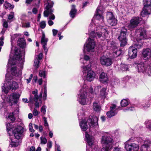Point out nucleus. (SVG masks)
Listing matches in <instances>:
<instances>
[{
    "label": "nucleus",
    "instance_id": "obj_9",
    "mask_svg": "<svg viewBox=\"0 0 151 151\" xmlns=\"http://www.w3.org/2000/svg\"><path fill=\"white\" fill-rule=\"evenodd\" d=\"M20 97V94L14 93H12L10 96H8L6 100L9 105L12 106L13 104H17L18 103Z\"/></svg>",
    "mask_w": 151,
    "mask_h": 151
},
{
    "label": "nucleus",
    "instance_id": "obj_35",
    "mask_svg": "<svg viewBox=\"0 0 151 151\" xmlns=\"http://www.w3.org/2000/svg\"><path fill=\"white\" fill-rule=\"evenodd\" d=\"M120 68L122 70L125 71L128 70L129 67L127 64H122L120 65Z\"/></svg>",
    "mask_w": 151,
    "mask_h": 151
},
{
    "label": "nucleus",
    "instance_id": "obj_22",
    "mask_svg": "<svg viewBox=\"0 0 151 151\" xmlns=\"http://www.w3.org/2000/svg\"><path fill=\"white\" fill-rule=\"evenodd\" d=\"M111 48L113 51V55L114 57H117L121 54V50L115 45H112Z\"/></svg>",
    "mask_w": 151,
    "mask_h": 151
},
{
    "label": "nucleus",
    "instance_id": "obj_18",
    "mask_svg": "<svg viewBox=\"0 0 151 151\" xmlns=\"http://www.w3.org/2000/svg\"><path fill=\"white\" fill-rule=\"evenodd\" d=\"M100 60L101 63L103 65L110 66L112 63L111 59L105 55L102 56Z\"/></svg>",
    "mask_w": 151,
    "mask_h": 151
},
{
    "label": "nucleus",
    "instance_id": "obj_63",
    "mask_svg": "<svg viewBox=\"0 0 151 151\" xmlns=\"http://www.w3.org/2000/svg\"><path fill=\"white\" fill-rule=\"evenodd\" d=\"M33 75L32 74H31L29 78L27 79V83H29L30 82L33 77Z\"/></svg>",
    "mask_w": 151,
    "mask_h": 151
},
{
    "label": "nucleus",
    "instance_id": "obj_10",
    "mask_svg": "<svg viewBox=\"0 0 151 151\" xmlns=\"http://www.w3.org/2000/svg\"><path fill=\"white\" fill-rule=\"evenodd\" d=\"M95 42L94 40L89 37L84 45L83 52L86 49L88 52H93L94 51Z\"/></svg>",
    "mask_w": 151,
    "mask_h": 151
},
{
    "label": "nucleus",
    "instance_id": "obj_23",
    "mask_svg": "<svg viewBox=\"0 0 151 151\" xmlns=\"http://www.w3.org/2000/svg\"><path fill=\"white\" fill-rule=\"evenodd\" d=\"M99 79L100 81L103 83H107L109 80L107 74L104 72H102L100 75Z\"/></svg>",
    "mask_w": 151,
    "mask_h": 151
},
{
    "label": "nucleus",
    "instance_id": "obj_12",
    "mask_svg": "<svg viewBox=\"0 0 151 151\" xmlns=\"http://www.w3.org/2000/svg\"><path fill=\"white\" fill-rule=\"evenodd\" d=\"M85 139L88 145L92 148L91 151H96V149H93V147H95L94 143V139L93 137L90 136L87 132L85 133ZM86 151H90V150H87Z\"/></svg>",
    "mask_w": 151,
    "mask_h": 151
},
{
    "label": "nucleus",
    "instance_id": "obj_26",
    "mask_svg": "<svg viewBox=\"0 0 151 151\" xmlns=\"http://www.w3.org/2000/svg\"><path fill=\"white\" fill-rule=\"evenodd\" d=\"M80 125L81 129L84 131H86L88 127L87 122L85 120H83L81 122Z\"/></svg>",
    "mask_w": 151,
    "mask_h": 151
},
{
    "label": "nucleus",
    "instance_id": "obj_27",
    "mask_svg": "<svg viewBox=\"0 0 151 151\" xmlns=\"http://www.w3.org/2000/svg\"><path fill=\"white\" fill-rule=\"evenodd\" d=\"M76 11L77 10L75 9V6L74 5H72L70 13V16L72 18L74 17Z\"/></svg>",
    "mask_w": 151,
    "mask_h": 151
},
{
    "label": "nucleus",
    "instance_id": "obj_53",
    "mask_svg": "<svg viewBox=\"0 0 151 151\" xmlns=\"http://www.w3.org/2000/svg\"><path fill=\"white\" fill-rule=\"evenodd\" d=\"M29 130L30 132H35V130L33 129L32 124V123H30L29 125Z\"/></svg>",
    "mask_w": 151,
    "mask_h": 151
},
{
    "label": "nucleus",
    "instance_id": "obj_41",
    "mask_svg": "<svg viewBox=\"0 0 151 151\" xmlns=\"http://www.w3.org/2000/svg\"><path fill=\"white\" fill-rule=\"evenodd\" d=\"M116 105L115 104H112L111 106L110 107V110L114 111H116L118 109L116 108Z\"/></svg>",
    "mask_w": 151,
    "mask_h": 151
},
{
    "label": "nucleus",
    "instance_id": "obj_37",
    "mask_svg": "<svg viewBox=\"0 0 151 151\" xmlns=\"http://www.w3.org/2000/svg\"><path fill=\"white\" fill-rule=\"evenodd\" d=\"M147 127L151 130V120H148L145 122Z\"/></svg>",
    "mask_w": 151,
    "mask_h": 151
},
{
    "label": "nucleus",
    "instance_id": "obj_58",
    "mask_svg": "<svg viewBox=\"0 0 151 151\" xmlns=\"http://www.w3.org/2000/svg\"><path fill=\"white\" fill-rule=\"evenodd\" d=\"M14 13H11L9 15L8 19L9 20H11L13 19L14 17Z\"/></svg>",
    "mask_w": 151,
    "mask_h": 151
},
{
    "label": "nucleus",
    "instance_id": "obj_25",
    "mask_svg": "<svg viewBox=\"0 0 151 151\" xmlns=\"http://www.w3.org/2000/svg\"><path fill=\"white\" fill-rule=\"evenodd\" d=\"M17 45L20 47L24 48L26 46V42L25 40L23 38H20L18 39L17 41Z\"/></svg>",
    "mask_w": 151,
    "mask_h": 151
},
{
    "label": "nucleus",
    "instance_id": "obj_28",
    "mask_svg": "<svg viewBox=\"0 0 151 151\" xmlns=\"http://www.w3.org/2000/svg\"><path fill=\"white\" fill-rule=\"evenodd\" d=\"M93 108L96 112H99L101 109L100 105L96 102H95L93 104Z\"/></svg>",
    "mask_w": 151,
    "mask_h": 151
},
{
    "label": "nucleus",
    "instance_id": "obj_4",
    "mask_svg": "<svg viewBox=\"0 0 151 151\" xmlns=\"http://www.w3.org/2000/svg\"><path fill=\"white\" fill-rule=\"evenodd\" d=\"M9 75L6 74V81L7 83H3L2 86V90L6 94H7L8 92L9 89L13 90H15L18 87L17 83L8 77Z\"/></svg>",
    "mask_w": 151,
    "mask_h": 151
},
{
    "label": "nucleus",
    "instance_id": "obj_15",
    "mask_svg": "<svg viewBox=\"0 0 151 151\" xmlns=\"http://www.w3.org/2000/svg\"><path fill=\"white\" fill-rule=\"evenodd\" d=\"M90 127H97L98 125V118L95 116H91L87 120Z\"/></svg>",
    "mask_w": 151,
    "mask_h": 151
},
{
    "label": "nucleus",
    "instance_id": "obj_5",
    "mask_svg": "<svg viewBox=\"0 0 151 151\" xmlns=\"http://www.w3.org/2000/svg\"><path fill=\"white\" fill-rule=\"evenodd\" d=\"M82 68L83 69V78L89 81H92L95 78L96 74L91 70V64L90 63L88 65L82 66Z\"/></svg>",
    "mask_w": 151,
    "mask_h": 151
},
{
    "label": "nucleus",
    "instance_id": "obj_61",
    "mask_svg": "<svg viewBox=\"0 0 151 151\" xmlns=\"http://www.w3.org/2000/svg\"><path fill=\"white\" fill-rule=\"evenodd\" d=\"M113 151H122V149L119 147H115L113 150Z\"/></svg>",
    "mask_w": 151,
    "mask_h": 151
},
{
    "label": "nucleus",
    "instance_id": "obj_24",
    "mask_svg": "<svg viewBox=\"0 0 151 151\" xmlns=\"http://www.w3.org/2000/svg\"><path fill=\"white\" fill-rule=\"evenodd\" d=\"M142 55L144 58H147L151 57V50L149 48L144 49L142 51Z\"/></svg>",
    "mask_w": 151,
    "mask_h": 151
},
{
    "label": "nucleus",
    "instance_id": "obj_40",
    "mask_svg": "<svg viewBox=\"0 0 151 151\" xmlns=\"http://www.w3.org/2000/svg\"><path fill=\"white\" fill-rule=\"evenodd\" d=\"M40 59L38 58L37 59H35L34 60V66H36L37 68L39 67L38 64L40 63Z\"/></svg>",
    "mask_w": 151,
    "mask_h": 151
},
{
    "label": "nucleus",
    "instance_id": "obj_31",
    "mask_svg": "<svg viewBox=\"0 0 151 151\" xmlns=\"http://www.w3.org/2000/svg\"><path fill=\"white\" fill-rule=\"evenodd\" d=\"M140 150L141 151H148V145L147 142H145L144 144L141 146Z\"/></svg>",
    "mask_w": 151,
    "mask_h": 151
},
{
    "label": "nucleus",
    "instance_id": "obj_64",
    "mask_svg": "<svg viewBox=\"0 0 151 151\" xmlns=\"http://www.w3.org/2000/svg\"><path fill=\"white\" fill-rule=\"evenodd\" d=\"M52 32H53V35L54 36H55L56 35L57 33H58V31L56 29H53L52 30Z\"/></svg>",
    "mask_w": 151,
    "mask_h": 151
},
{
    "label": "nucleus",
    "instance_id": "obj_7",
    "mask_svg": "<svg viewBox=\"0 0 151 151\" xmlns=\"http://www.w3.org/2000/svg\"><path fill=\"white\" fill-rule=\"evenodd\" d=\"M127 35V29L124 27H122L121 29L120 35L118 37L120 42L121 46L123 47L127 44L126 37Z\"/></svg>",
    "mask_w": 151,
    "mask_h": 151
},
{
    "label": "nucleus",
    "instance_id": "obj_21",
    "mask_svg": "<svg viewBox=\"0 0 151 151\" xmlns=\"http://www.w3.org/2000/svg\"><path fill=\"white\" fill-rule=\"evenodd\" d=\"M145 29L142 28H140L136 31V34H138L139 33V40H141L146 38L147 35Z\"/></svg>",
    "mask_w": 151,
    "mask_h": 151
},
{
    "label": "nucleus",
    "instance_id": "obj_44",
    "mask_svg": "<svg viewBox=\"0 0 151 151\" xmlns=\"http://www.w3.org/2000/svg\"><path fill=\"white\" fill-rule=\"evenodd\" d=\"M41 143L43 144H45L47 142V140L46 138L40 137Z\"/></svg>",
    "mask_w": 151,
    "mask_h": 151
},
{
    "label": "nucleus",
    "instance_id": "obj_62",
    "mask_svg": "<svg viewBox=\"0 0 151 151\" xmlns=\"http://www.w3.org/2000/svg\"><path fill=\"white\" fill-rule=\"evenodd\" d=\"M42 45V47L44 49L45 52V54H46L47 52L48 51V49L47 48V47H46V46L47 45Z\"/></svg>",
    "mask_w": 151,
    "mask_h": 151
},
{
    "label": "nucleus",
    "instance_id": "obj_17",
    "mask_svg": "<svg viewBox=\"0 0 151 151\" xmlns=\"http://www.w3.org/2000/svg\"><path fill=\"white\" fill-rule=\"evenodd\" d=\"M149 64L146 62L139 63L137 65L138 72L146 74L149 66Z\"/></svg>",
    "mask_w": 151,
    "mask_h": 151
},
{
    "label": "nucleus",
    "instance_id": "obj_56",
    "mask_svg": "<svg viewBox=\"0 0 151 151\" xmlns=\"http://www.w3.org/2000/svg\"><path fill=\"white\" fill-rule=\"evenodd\" d=\"M33 114L34 116H37L38 114V112L36 108H35L33 111Z\"/></svg>",
    "mask_w": 151,
    "mask_h": 151
},
{
    "label": "nucleus",
    "instance_id": "obj_47",
    "mask_svg": "<svg viewBox=\"0 0 151 151\" xmlns=\"http://www.w3.org/2000/svg\"><path fill=\"white\" fill-rule=\"evenodd\" d=\"M39 76L41 77L43 76L44 78H45L46 75L45 72L44 71L40 70L39 72Z\"/></svg>",
    "mask_w": 151,
    "mask_h": 151
},
{
    "label": "nucleus",
    "instance_id": "obj_42",
    "mask_svg": "<svg viewBox=\"0 0 151 151\" xmlns=\"http://www.w3.org/2000/svg\"><path fill=\"white\" fill-rule=\"evenodd\" d=\"M146 74L148 75L149 76H151V63L150 65H149V66Z\"/></svg>",
    "mask_w": 151,
    "mask_h": 151
},
{
    "label": "nucleus",
    "instance_id": "obj_52",
    "mask_svg": "<svg viewBox=\"0 0 151 151\" xmlns=\"http://www.w3.org/2000/svg\"><path fill=\"white\" fill-rule=\"evenodd\" d=\"M30 24L29 22H26L22 24V27H23L28 28L29 27Z\"/></svg>",
    "mask_w": 151,
    "mask_h": 151
},
{
    "label": "nucleus",
    "instance_id": "obj_59",
    "mask_svg": "<svg viewBox=\"0 0 151 151\" xmlns=\"http://www.w3.org/2000/svg\"><path fill=\"white\" fill-rule=\"evenodd\" d=\"M52 143L51 141H49L47 144V149H48V148H51L52 146Z\"/></svg>",
    "mask_w": 151,
    "mask_h": 151
},
{
    "label": "nucleus",
    "instance_id": "obj_55",
    "mask_svg": "<svg viewBox=\"0 0 151 151\" xmlns=\"http://www.w3.org/2000/svg\"><path fill=\"white\" fill-rule=\"evenodd\" d=\"M43 119L44 122V126L45 127H48V124L47 122V118L45 117H43Z\"/></svg>",
    "mask_w": 151,
    "mask_h": 151
},
{
    "label": "nucleus",
    "instance_id": "obj_57",
    "mask_svg": "<svg viewBox=\"0 0 151 151\" xmlns=\"http://www.w3.org/2000/svg\"><path fill=\"white\" fill-rule=\"evenodd\" d=\"M52 13L51 14H48V16L49 15H50V16L49 17V19L51 20H54L55 19V16L54 15L52 14Z\"/></svg>",
    "mask_w": 151,
    "mask_h": 151
},
{
    "label": "nucleus",
    "instance_id": "obj_2",
    "mask_svg": "<svg viewBox=\"0 0 151 151\" xmlns=\"http://www.w3.org/2000/svg\"><path fill=\"white\" fill-rule=\"evenodd\" d=\"M14 51V58L19 61V63L18 64V65L20 67V69L14 66L12 67L11 71L12 75L15 76H19L22 74L21 70L23 69V65L24 62V58L25 52L24 51L22 52L19 48L17 47L15 48Z\"/></svg>",
    "mask_w": 151,
    "mask_h": 151
},
{
    "label": "nucleus",
    "instance_id": "obj_11",
    "mask_svg": "<svg viewBox=\"0 0 151 151\" xmlns=\"http://www.w3.org/2000/svg\"><path fill=\"white\" fill-rule=\"evenodd\" d=\"M142 20V19L139 17H134L131 19L130 23L128 26V28L132 30L137 27L140 22Z\"/></svg>",
    "mask_w": 151,
    "mask_h": 151
},
{
    "label": "nucleus",
    "instance_id": "obj_16",
    "mask_svg": "<svg viewBox=\"0 0 151 151\" xmlns=\"http://www.w3.org/2000/svg\"><path fill=\"white\" fill-rule=\"evenodd\" d=\"M108 23L111 26H115L117 24V20L114 17L113 13L109 12L107 14Z\"/></svg>",
    "mask_w": 151,
    "mask_h": 151
},
{
    "label": "nucleus",
    "instance_id": "obj_32",
    "mask_svg": "<svg viewBox=\"0 0 151 151\" xmlns=\"http://www.w3.org/2000/svg\"><path fill=\"white\" fill-rule=\"evenodd\" d=\"M116 114L117 112L116 111H114L110 110L109 111L107 112L106 114L108 117L111 118L115 115Z\"/></svg>",
    "mask_w": 151,
    "mask_h": 151
},
{
    "label": "nucleus",
    "instance_id": "obj_49",
    "mask_svg": "<svg viewBox=\"0 0 151 151\" xmlns=\"http://www.w3.org/2000/svg\"><path fill=\"white\" fill-rule=\"evenodd\" d=\"M84 60L83 61V63L84 64L83 66H85V64L86 63V61H87L90 59V58L89 56L87 55H85L84 57Z\"/></svg>",
    "mask_w": 151,
    "mask_h": 151
},
{
    "label": "nucleus",
    "instance_id": "obj_54",
    "mask_svg": "<svg viewBox=\"0 0 151 151\" xmlns=\"http://www.w3.org/2000/svg\"><path fill=\"white\" fill-rule=\"evenodd\" d=\"M15 60L10 59L9 60L8 65L9 64L11 65H14L15 64Z\"/></svg>",
    "mask_w": 151,
    "mask_h": 151
},
{
    "label": "nucleus",
    "instance_id": "obj_60",
    "mask_svg": "<svg viewBox=\"0 0 151 151\" xmlns=\"http://www.w3.org/2000/svg\"><path fill=\"white\" fill-rule=\"evenodd\" d=\"M147 144L148 145V151H151V142H147Z\"/></svg>",
    "mask_w": 151,
    "mask_h": 151
},
{
    "label": "nucleus",
    "instance_id": "obj_34",
    "mask_svg": "<svg viewBox=\"0 0 151 151\" xmlns=\"http://www.w3.org/2000/svg\"><path fill=\"white\" fill-rule=\"evenodd\" d=\"M128 104V101L125 99H122L121 102V105L122 107H125L127 106Z\"/></svg>",
    "mask_w": 151,
    "mask_h": 151
},
{
    "label": "nucleus",
    "instance_id": "obj_36",
    "mask_svg": "<svg viewBox=\"0 0 151 151\" xmlns=\"http://www.w3.org/2000/svg\"><path fill=\"white\" fill-rule=\"evenodd\" d=\"M7 118L8 119H10L12 122L14 121L15 119L13 113H10Z\"/></svg>",
    "mask_w": 151,
    "mask_h": 151
},
{
    "label": "nucleus",
    "instance_id": "obj_6",
    "mask_svg": "<svg viewBox=\"0 0 151 151\" xmlns=\"http://www.w3.org/2000/svg\"><path fill=\"white\" fill-rule=\"evenodd\" d=\"M88 88L87 85L86 84H83L82 88L80 90V93L78 95L77 101L82 105L86 104L88 100L87 94Z\"/></svg>",
    "mask_w": 151,
    "mask_h": 151
},
{
    "label": "nucleus",
    "instance_id": "obj_39",
    "mask_svg": "<svg viewBox=\"0 0 151 151\" xmlns=\"http://www.w3.org/2000/svg\"><path fill=\"white\" fill-rule=\"evenodd\" d=\"M7 131L9 132L12 129V127L10 123H7L6 124Z\"/></svg>",
    "mask_w": 151,
    "mask_h": 151
},
{
    "label": "nucleus",
    "instance_id": "obj_30",
    "mask_svg": "<svg viewBox=\"0 0 151 151\" xmlns=\"http://www.w3.org/2000/svg\"><path fill=\"white\" fill-rule=\"evenodd\" d=\"M48 39L45 37V35L44 33H43L41 38V41L42 45H47V42Z\"/></svg>",
    "mask_w": 151,
    "mask_h": 151
},
{
    "label": "nucleus",
    "instance_id": "obj_20",
    "mask_svg": "<svg viewBox=\"0 0 151 151\" xmlns=\"http://www.w3.org/2000/svg\"><path fill=\"white\" fill-rule=\"evenodd\" d=\"M137 50L135 47H130L128 49V55L131 58H134L137 56Z\"/></svg>",
    "mask_w": 151,
    "mask_h": 151
},
{
    "label": "nucleus",
    "instance_id": "obj_38",
    "mask_svg": "<svg viewBox=\"0 0 151 151\" xmlns=\"http://www.w3.org/2000/svg\"><path fill=\"white\" fill-rule=\"evenodd\" d=\"M40 27L42 29H44L46 26V22L45 21H42L40 24Z\"/></svg>",
    "mask_w": 151,
    "mask_h": 151
},
{
    "label": "nucleus",
    "instance_id": "obj_14",
    "mask_svg": "<svg viewBox=\"0 0 151 151\" xmlns=\"http://www.w3.org/2000/svg\"><path fill=\"white\" fill-rule=\"evenodd\" d=\"M125 148L127 151H137L139 146L134 143L128 144L126 142L125 143Z\"/></svg>",
    "mask_w": 151,
    "mask_h": 151
},
{
    "label": "nucleus",
    "instance_id": "obj_51",
    "mask_svg": "<svg viewBox=\"0 0 151 151\" xmlns=\"http://www.w3.org/2000/svg\"><path fill=\"white\" fill-rule=\"evenodd\" d=\"M44 89V91L43 98L44 100H46L47 97V89L45 86V87Z\"/></svg>",
    "mask_w": 151,
    "mask_h": 151
},
{
    "label": "nucleus",
    "instance_id": "obj_19",
    "mask_svg": "<svg viewBox=\"0 0 151 151\" xmlns=\"http://www.w3.org/2000/svg\"><path fill=\"white\" fill-rule=\"evenodd\" d=\"M113 139L109 136L104 135L102 137L101 143L105 145H110L112 142Z\"/></svg>",
    "mask_w": 151,
    "mask_h": 151
},
{
    "label": "nucleus",
    "instance_id": "obj_48",
    "mask_svg": "<svg viewBox=\"0 0 151 151\" xmlns=\"http://www.w3.org/2000/svg\"><path fill=\"white\" fill-rule=\"evenodd\" d=\"M101 88V86H98L94 88V93L95 94H96L98 92L100 88Z\"/></svg>",
    "mask_w": 151,
    "mask_h": 151
},
{
    "label": "nucleus",
    "instance_id": "obj_8",
    "mask_svg": "<svg viewBox=\"0 0 151 151\" xmlns=\"http://www.w3.org/2000/svg\"><path fill=\"white\" fill-rule=\"evenodd\" d=\"M144 7L141 13V16L144 17L151 13V0H143Z\"/></svg>",
    "mask_w": 151,
    "mask_h": 151
},
{
    "label": "nucleus",
    "instance_id": "obj_46",
    "mask_svg": "<svg viewBox=\"0 0 151 151\" xmlns=\"http://www.w3.org/2000/svg\"><path fill=\"white\" fill-rule=\"evenodd\" d=\"M46 106H43L41 108V111L45 115L46 112Z\"/></svg>",
    "mask_w": 151,
    "mask_h": 151
},
{
    "label": "nucleus",
    "instance_id": "obj_29",
    "mask_svg": "<svg viewBox=\"0 0 151 151\" xmlns=\"http://www.w3.org/2000/svg\"><path fill=\"white\" fill-rule=\"evenodd\" d=\"M4 6L6 9H11L14 8V5L11 4L7 1H5L4 4Z\"/></svg>",
    "mask_w": 151,
    "mask_h": 151
},
{
    "label": "nucleus",
    "instance_id": "obj_50",
    "mask_svg": "<svg viewBox=\"0 0 151 151\" xmlns=\"http://www.w3.org/2000/svg\"><path fill=\"white\" fill-rule=\"evenodd\" d=\"M2 22H3V26L4 27L7 28L8 27V24L6 20L5 19H3L2 20Z\"/></svg>",
    "mask_w": 151,
    "mask_h": 151
},
{
    "label": "nucleus",
    "instance_id": "obj_3",
    "mask_svg": "<svg viewBox=\"0 0 151 151\" xmlns=\"http://www.w3.org/2000/svg\"><path fill=\"white\" fill-rule=\"evenodd\" d=\"M23 128L21 126H18L13 131V137H10V145L12 147L18 146L19 144L17 141L22 137L23 132Z\"/></svg>",
    "mask_w": 151,
    "mask_h": 151
},
{
    "label": "nucleus",
    "instance_id": "obj_45",
    "mask_svg": "<svg viewBox=\"0 0 151 151\" xmlns=\"http://www.w3.org/2000/svg\"><path fill=\"white\" fill-rule=\"evenodd\" d=\"M21 36L20 34H14L12 35L11 37L12 40H13L16 39L18 37H20Z\"/></svg>",
    "mask_w": 151,
    "mask_h": 151
},
{
    "label": "nucleus",
    "instance_id": "obj_1",
    "mask_svg": "<svg viewBox=\"0 0 151 151\" xmlns=\"http://www.w3.org/2000/svg\"><path fill=\"white\" fill-rule=\"evenodd\" d=\"M103 10L102 6L99 5L96 9V14L94 16L96 20L99 21L101 24L97 25L96 27V30L98 31L96 32V37L98 38L102 37V39H105L108 35V32L107 31V27L106 26H102L101 24L104 23V17L103 15Z\"/></svg>",
    "mask_w": 151,
    "mask_h": 151
},
{
    "label": "nucleus",
    "instance_id": "obj_33",
    "mask_svg": "<svg viewBox=\"0 0 151 151\" xmlns=\"http://www.w3.org/2000/svg\"><path fill=\"white\" fill-rule=\"evenodd\" d=\"M106 89L105 88H102L100 90V96H101L102 98H104L106 94Z\"/></svg>",
    "mask_w": 151,
    "mask_h": 151
},
{
    "label": "nucleus",
    "instance_id": "obj_13",
    "mask_svg": "<svg viewBox=\"0 0 151 151\" xmlns=\"http://www.w3.org/2000/svg\"><path fill=\"white\" fill-rule=\"evenodd\" d=\"M47 5L46 7L47 10L44 12V15L45 17H47L49 14H50L53 12L51 8L53 6L54 3L50 0H47Z\"/></svg>",
    "mask_w": 151,
    "mask_h": 151
},
{
    "label": "nucleus",
    "instance_id": "obj_43",
    "mask_svg": "<svg viewBox=\"0 0 151 151\" xmlns=\"http://www.w3.org/2000/svg\"><path fill=\"white\" fill-rule=\"evenodd\" d=\"M150 106V104L148 102H147L145 104H142V106L145 109L148 108Z\"/></svg>",
    "mask_w": 151,
    "mask_h": 151
}]
</instances>
